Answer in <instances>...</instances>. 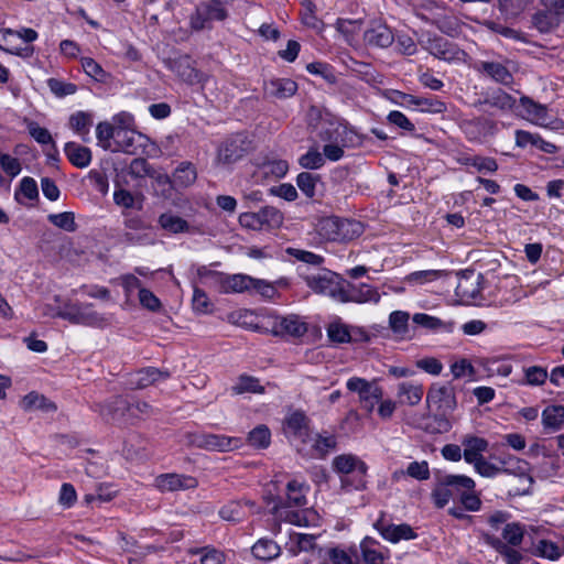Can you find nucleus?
I'll use <instances>...</instances> for the list:
<instances>
[{"label":"nucleus","instance_id":"obj_1","mask_svg":"<svg viewBox=\"0 0 564 564\" xmlns=\"http://www.w3.org/2000/svg\"><path fill=\"white\" fill-rule=\"evenodd\" d=\"M475 488V481L465 475H444L438 477L432 490V499L437 508H444L449 501L459 500L464 492Z\"/></svg>","mask_w":564,"mask_h":564},{"label":"nucleus","instance_id":"obj_2","mask_svg":"<svg viewBox=\"0 0 564 564\" xmlns=\"http://www.w3.org/2000/svg\"><path fill=\"white\" fill-rule=\"evenodd\" d=\"M57 317L68 321L72 324L100 327L106 318L93 310L90 303H66L56 313Z\"/></svg>","mask_w":564,"mask_h":564},{"label":"nucleus","instance_id":"obj_3","mask_svg":"<svg viewBox=\"0 0 564 564\" xmlns=\"http://www.w3.org/2000/svg\"><path fill=\"white\" fill-rule=\"evenodd\" d=\"M335 301L339 303L357 304L368 302L378 303L380 301V294L376 288H372L369 284H354L340 278Z\"/></svg>","mask_w":564,"mask_h":564},{"label":"nucleus","instance_id":"obj_4","mask_svg":"<svg viewBox=\"0 0 564 564\" xmlns=\"http://www.w3.org/2000/svg\"><path fill=\"white\" fill-rule=\"evenodd\" d=\"M227 18V10L218 0L199 2L189 17V25L194 31L210 29L214 21H224Z\"/></svg>","mask_w":564,"mask_h":564},{"label":"nucleus","instance_id":"obj_5","mask_svg":"<svg viewBox=\"0 0 564 564\" xmlns=\"http://www.w3.org/2000/svg\"><path fill=\"white\" fill-rule=\"evenodd\" d=\"M251 150V141L243 133H236L225 139L217 149V161L231 165L241 160Z\"/></svg>","mask_w":564,"mask_h":564},{"label":"nucleus","instance_id":"obj_6","mask_svg":"<svg viewBox=\"0 0 564 564\" xmlns=\"http://www.w3.org/2000/svg\"><path fill=\"white\" fill-rule=\"evenodd\" d=\"M126 231L122 241L133 246H149L155 243V234L151 225L147 224L140 216H130L124 219Z\"/></svg>","mask_w":564,"mask_h":564},{"label":"nucleus","instance_id":"obj_7","mask_svg":"<svg viewBox=\"0 0 564 564\" xmlns=\"http://www.w3.org/2000/svg\"><path fill=\"white\" fill-rule=\"evenodd\" d=\"M106 422L127 424L131 423L130 400L121 395H116L104 403H97L94 406Z\"/></svg>","mask_w":564,"mask_h":564},{"label":"nucleus","instance_id":"obj_8","mask_svg":"<svg viewBox=\"0 0 564 564\" xmlns=\"http://www.w3.org/2000/svg\"><path fill=\"white\" fill-rule=\"evenodd\" d=\"M421 44L429 53L443 61H459L464 55V52L456 44L443 36L427 35L425 40L421 41Z\"/></svg>","mask_w":564,"mask_h":564},{"label":"nucleus","instance_id":"obj_9","mask_svg":"<svg viewBox=\"0 0 564 564\" xmlns=\"http://www.w3.org/2000/svg\"><path fill=\"white\" fill-rule=\"evenodd\" d=\"M426 402L443 414L453 412L457 404L454 388L449 384H433L427 392Z\"/></svg>","mask_w":564,"mask_h":564},{"label":"nucleus","instance_id":"obj_10","mask_svg":"<svg viewBox=\"0 0 564 564\" xmlns=\"http://www.w3.org/2000/svg\"><path fill=\"white\" fill-rule=\"evenodd\" d=\"M394 39L392 30L380 20H372L364 32V42L369 47L387 48Z\"/></svg>","mask_w":564,"mask_h":564},{"label":"nucleus","instance_id":"obj_11","mask_svg":"<svg viewBox=\"0 0 564 564\" xmlns=\"http://www.w3.org/2000/svg\"><path fill=\"white\" fill-rule=\"evenodd\" d=\"M304 280L315 293L327 295L333 300L336 299L340 278L332 271L323 270L315 274L305 275Z\"/></svg>","mask_w":564,"mask_h":564},{"label":"nucleus","instance_id":"obj_12","mask_svg":"<svg viewBox=\"0 0 564 564\" xmlns=\"http://www.w3.org/2000/svg\"><path fill=\"white\" fill-rule=\"evenodd\" d=\"M198 274L200 276L205 274H210L216 276L217 281L220 283L224 292H235L241 293L251 289L252 278L245 274H224L219 272L208 271L206 267L198 269Z\"/></svg>","mask_w":564,"mask_h":564},{"label":"nucleus","instance_id":"obj_13","mask_svg":"<svg viewBox=\"0 0 564 564\" xmlns=\"http://www.w3.org/2000/svg\"><path fill=\"white\" fill-rule=\"evenodd\" d=\"M458 282L455 289L456 295L463 301L475 300L480 295V280L482 275L474 270H465L459 272Z\"/></svg>","mask_w":564,"mask_h":564},{"label":"nucleus","instance_id":"obj_14","mask_svg":"<svg viewBox=\"0 0 564 564\" xmlns=\"http://www.w3.org/2000/svg\"><path fill=\"white\" fill-rule=\"evenodd\" d=\"M170 68L188 85H203L207 80V76L193 66L188 55L171 61Z\"/></svg>","mask_w":564,"mask_h":564},{"label":"nucleus","instance_id":"obj_15","mask_svg":"<svg viewBox=\"0 0 564 564\" xmlns=\"http://www.w3.org/2000/svg\"><path fill=\"white\" fill-rule=\"evenodd\" d=\"M307 332V324L297 315L276 317L272 323V334L299 338Z\"/></svg>","mask_w":564,"mask_h":564},{"label":"nucleus","instance_id":"obj_16","mask_svg":"<svg viewBox=\"0 0 564 564\" xmlns=\"http://www.w3.org/2000/svg\"><path fill=\"white\" fill-rule=\"evenodd\" d=\"M373 527L384 540L391 543H398L401 540H413L417 536L411 525L406 523L389 524L382 518L378 519Z\"/></svg>","mask_w":564,"mask_h":564},{"label":"nucleus","instance_id":"obj_17","mask_svg":"<svg viewBox=\"0 0 564 564\" xmlns=\"http://www.w3.org/2000/svg\"><path fill=\"white\" fill-rule=\"evenodd\" d=\"M322 141H337L345 148H355L361 143L360 137L352 129L346 126H336L321 130L318 133Z\"/></svg>","mask_w":564,"mask_h":564},{"label":"nucleus","instance_id":"obj_18","mask_svg":"<svg viewBox=\"0 0 564 564\" xmlns=\"http://www.w3.org/2000/svg\"><path fill=\"white\" fill-rule=\"evenodd\" d=\"M155 486L161 491L194 489L198 486L196 478L180 474H162L155 478Z\"/></svg>","mask_w":564,"mask_h":564},{"label":"nucleus","instance_id":"obj_19","mask_svg":"<svg viewBox=\"0 0 564 564\" xmlns=\"http://www.w3.org/2000/svg\"><path fill=\"white\" fill-rule=\"evenodd\" d=\"M476 69L499 84L507 86L513 83L512 73L507 64L497 61H480L476 65Z\"/></svg>","mask_w":564,"mask_h":564},{"label":"nucleus","instance_id":"obj_20","mask_svg":"<svg viewBox=\"0 0 564 564\" xmlns=\"http://www.w3.org/2000/svg\"><path fill=\"white\" fill-rule=\"evenodd\" d=\"M145 137L137 132L134 129H119L115 140L116 149L113 151H122L128 154H135L138 149L142 147L141 140Z\"/></svg>","mask_w":564,"mask_h":564},{"label":"nucleus","instance_id":"obj_21","mask_svg":"<svg viewBox=\"0 0 564 564\" xmlns=\"http://www.w3.org/2000/svg\"><path fill=\"white\" fill-rule=\"evenodd\" d=\"M304 489H308L304 482H300L297 480L289 481L286 485L285 499H280L279 503H276L274 508L279 509L306 506L307 500Z\"/></svg>","mask_w":564,"mask_h":564},{"label":"nucleus","instance_id":"obj_22","mask_svg":"<svg viewBox=\"0 0 564 564\" xmlns=\"http://www.w3.org/2000/svg\"><path fill=\"white\" fill-rule=\"evenodd\" d=\"M460 127L466 137L468 138V140L477 141L480 140L482 137L492 134L496 124L486 118L479 117L470 120H465Z\"/></svg>","mask_w":564,"mask_h":564},{"label":"nucleus","instance_id":"obj_23","mask_svg":"<svg viewBox=\"0 0 564 564\" xmlns=\"http://www.w3.org/2000/svg\"><path fill=\"white\" fill-rule=\"evenodd\" d=\"M296 90L297 84L290 78H274L264 85L265 94L279 99L290 98Z\"/></svg>","mask_w":564,"mask_h":564},{"label":"nucleus","instance_id":"obj_24","mask_svg":"<svg viewBox=\"0 0 564 564\" xmlns=\"http://www.w3.org/2000/svg\"><path fill=\"white\" fill-rule=\"evenodd\" d=\"M463 457L468 464H477L484 458L482 453L487 451L488 442L482 437L467 436L463 440Z\"/></svg>","mask_w":564,"mask_h":564},{"label":"nucleus","instance_id":"obj_25","mask_svg":"<svg viewBox=\"0 0 564 564\" xmlns=\"http://www.w3.org/2000/svg\"><path fill=\"white\" fill-rule=\"evenodd\" d=\"M367 464L361 460L359 457L352 454H341L336 457H334L332 462V467L335 473H337L340 476V479L346 474H351L352 471H356L359 469V471H362L366 468Z\"/></svg>","mask_w":564,"mask_h":564},{"label":"nucleus","instance_id":"obj_26","mask_svg":"<svg viewBox=\"0 0 564 564\" xmlns=\"http://www.w3.org/2000/svg\"><path fill=\"white\" fill-rule=\"evenodd\" d=\"M237 438L217 434H202L197 438V445L209 451H230L237 447Z\"/></svg>","mask_w":564,"mask_h":564},{"label":"nucleus","instance_id":"obj_27","mask_svg":"<svg viewBox=\"0 0 564 564\" xmlns=\"http://www.w3.org/2000/svg\"><path fill=\"white\" fill-rule=\"evenodd\" d=\"M476 105H487L492 108L506 111L513 108L516 105V98L503 91L500 88L487 91L484 95V99L478 100Z\"/></svg>","mask_w":564,"mask_h":564},{"label":"nucleus","instance_id":"obj_28","mask_svg":"<svg viewBox=\"0 0 564 564\" xmlns=\"http://www.w3.org/2000/svg\"><path fill=\"white\" fill-rule=\"evenodd\" d=\"M64 152L69 162L78 169H84L90 164L91 151L87 147H83L76 142H67Z\"/></svg>","mask_w":564,"mask_h":564},{"label":"nucleus","instance_id":"obj_29","mask_svg":"<svg viewBox=\"0 0 564 564\" xmlns=\"http://www.w3.org/2000/svg\"><path fill=\"white\" fill-rule=\"evenodd\" d=\"M412 319L415 324L433 332L442 330L445 333H452L455 328L454 321H442L438 317L425 313H416L413 315Z\"/></svg>","mask_w":564,"mask_h":564},{"label":"nucleus","instance_id":"obj_30","mask_svg":"<svg viewBox=\"0 0 564 564\" xmlns=\"http://www.w3.org/2000/svg\"><path fill=\"white\" fill-rule=\"evenodd\" d=\"M158 223L163 230L174 235L188 232L191 228L187 220L172 212L161 214Z\"/></svg>","mask_w":564,"mask_h":564},{"label":"nucleus","instance_id":"obj_31","mask_svg":"<svg viewBox=\"0 0 564 564\" xmlns=\"http://www.w3.org/2000/svg\"><path fill=\"white\" fill-rule=\"evenodd\" d=\"M561 14L562 12L553 11L550 9L539 11L533 14L532 23L541 33H547L558 26L561 22Z\"/></svg>","mask_w":564,"mask_h":564},{"label":"nucleus","instance_id":"obj_32","mask_svg":"<svg viewBox=\"0 0 564 564\" xmlns=\"http://www.w3.org/2000/svg\"><path fill=\"white\" fill-rule=\"evenodd\" d=\"M197 178L195 166L191 162H182L173 173L174 188H185L194 184Z\"/></svg>","mask_w":564,"mask_h":564},{"label":"nucleus","instance_id":"obj_33","mask_svg":"<svg viewBox=\"0 0 564 564\" xmlns=\"http://www.w3.org/2000/svg\"><path fill=\"white\" fill-rule=\"evenodd\" d=\"M170 377L169 371H162L154 367H148L137 372L133 383L137 389H144L158 381L165 380Z\"/></svg>","mask_w":564,"mask_h":564},{"label":"nucleus","instance_id":"obj_34","mask_svg":"<svg viewBox=\"0 0 564 564\" xmlns=\"http://www.w3.org/2000/svg\"><path fill=\"white\" fill-rule=\"evenodd\" d=\"M520 101L523 109L527 112L528 118L531 121L542 126L549 123V113L546 106L538 104L529 97H522Z\"/></svg>","mask_w":564,"mask_h":564},{"label":"nucleus","instance_id":"obj_35","mask_svg":"<svg viewBox=\"0 0 564 564\" xmlns=\"http://www.w3.org/2000/svg\"><path fill=\"white\" fill-rule=\"evenodd\" d=\"M362 234V225L354 219L338 217L335 241H349Z\"/></svg>","mask_w":564,"mask_h":564},{"label":"nucleus","instance_id":"obj_36","mask_svg":"<svg viewBox=\"0 0 564 564\" xmlns=\"http://www.w3.org/2000/svg\"><path fill=\"white\" fill-rule=\"evenodd\" d=\"M423 397V388L421 384L411 382H402L398 387V398L401 404L416 405Z\"/></svg>","mask_w":564,"mask_h":564},{"label":"nucleus","instance_id":"obj_37","mask_svg":"<svg viewBox=\"0 0 564 564\" xmlns=\"http://www.w3.org/2000/svg\"><path fill=\"white\" fill-rule=\"evenodd\" d=\"M326 334L329 341L335 345L351 343L350 326L340 319L329 323L326 327Z\"/></svg>","mask_w":564,"mask_h":564},{"label":"nucleus","instance_id":"obj_38","mask_svg":"<svg viewBox=\"0 0 564 564\" xmlns=\"http://www.w3.org/2000/svg\"><path fill=\"white\" fill-rule=\"evenodd\" d=\"M18 32L7 29L0 32V47L6 52L15 54L19 56H30L33 53V48L30 47H18L14 45Z\"/></svg>","mask_w":564,"mask_h":564},{"label":"nucleus","instance_id":"obj_39","mask_svg":"<svg viewBox=\"0 0 564 564\" xmlns=\"http://www.w3.org/2000/svg\"><path fill=\"white\" fill-rule=\"evenodd\" d=\"M254 557L262 561H271L280 554V546L270 539H260L252 546Z\"/></svg>","mask_w":564,"mask_h":564},{"label":"nucleus","instance_id":"obj_40","mask_svg":"<svg viewBox=\"0 0 564 564\" xmlns=\"http://www.w3.org/2000/svg\"><path fill=\"white\" fill-rule=\"evenodd\" d=\"M542 423L545 429L560 430L564 423V406H546L542 412Z\"/></svg>","mask_w":564,"mask_h":564},{"label":"nucleus","instance_id":"obj_41","mask_svg":"<svg viewBox=\"0 0 564 564\" xmlns=\"http://www.w3.org/2000/svg\"><path fill=\"white\" fill-rule=\"evenodd\" d=\"M22 408L26 411L33 409H40L45 412L56 411V405L43 394H39L36 392H30L22 400Z\"/></svg>","mask_w":564,"mask_h":564},{"label":"nucleus","instance_id":"obj_42","mask_svg":"<svg viewBox=\"0 0 564 564\" xmlns=\"http://www.w3.org/2000/svg\"><path fill=\"white\" fill-rule=\"evenodd\" d=\"M367 471L368 466L362 471L356 470L351 474H346L340 480V487L345 491L365 490L367 488Z\"/></svg>","mask_w":564,"mask_h":564},{"label":"nucleus","instance_id":"obj_43","mask_svg":"<svg viewBox=\"0 0 564 564\" xmlns=\"http://www.w3.org/2000/svg\"><path fill=\"white\" fill-rule=\"evenodd\" d=\"M376 545L378 542L370 536H366L360 543L362 558L367 564H383L384 562V555L375 547Z\"/></svg>","mask_w":564,"mask_h":564},{"label":"nucleus","instance_id":"obj_44","mask_svg":"<svg viewBox=\"0 0 564 564\" xmlns=\"http://www.w3.org/2000/svg\"><path fill=\"white\" fill-rule=\"evenodd\" d=\"M93 126V115L86 111H77L69 117V127L85 139Z\"/></svg>","mask_w":564,"mask_h":564},{"label":"nucleus","instance_id":"obj_45","mask_svg":"<svg viewBox=\"0 0 564 564\" xmlns=\"http://www.w3.org/2000/svg\"><path fill=\"white\" fill-rule=\"evenodd\" d=\"M484 539H485L486 543H488L494 549H496L500 554L506 556L507 564H519L520 563V561L522 558L521 554L518 551H516L511 547H508L505 543L501 542L500 539H498L494 535H490L488 533L484 534Z\"/></svg>","mask_w":564,"mask_h":564},{"label":"nucleus","instance_id":"obj_46","mask_svg":"<svg viewBox=\"0 0 564 564\" xmlns=\"http://www.w3.org/2000/svg\"><path fill=\"white\" fill-rule=\"evenodd\" d=\"M286 430L293 435L304 437L307 435V417L302 412H293L285 421Z\"/></svg>","mask_w":564,"mask_h":564},{"label":"nucleus","instance_id":"obj_47","mask_svg":"<svg viewBox=\"0 0 564 564\" xmlns=\"http://www.w3.org/2000/svg\"><path fill=\"white\" fill-rule=\"evenodd\" d=\"M235 394H242L246 392L250 393H263L264 388L260 384L259 379L242 375L239 377L238 382L232 387Z\"/></svg>","mask_w":564,"mask_h":564},{"label":"nucleus","instance_id":"obj_48","mask_svg":"<svg viewBox=\"0 0 564 564\" xmlns=\"http://www.w3.org/2000/svg\"><path fill=\"white\" fill-rule=\"evenodd\" d=\"M47 220L55 227L68 232H74L77 229L75 215L72 212H64L59 214H50Z\"/></svg>","mask_w":564,"mask_h":564},{"label":"nucleus","instance_id":"obj_49","mask_svg":"<svg viewBox=\"0 0 564 564\" xmlns=\"http://www.w3.org/2000/svg\"><path fill=\"white\" fill-rule=\"evenodd\" d=\"M319 180V175L312 174L310 172H301L296 177V185L305 196L313 198Z\"/></svg>","mask_w":564,"mask_h":564},{"label":"nucleus","instance_id":"obj_50","mask_svg":"<svg viewBox=\"0 0 564 564\" xmlns=\"http://www.w3.org/2000/svg\"><path fill=\"white\" fill-rule=\"evenodd\" d=\"M82 67L84 72L96 82L106 83L109 74L91 57L82 58Z\"/></svg>","mask_w":564,"mask_h":564},{"label":"nucleus","instance_id":"obj_51","mask_svg":"<svg viewBox=\"0 0 564 564\" xmlns=\"http://www.w3.org/2000/svg\"><path fill=\"white\" fill-rule=\"evenodd\" d=\"M257 214L263 227H279L283 220L281 212L272 206L262 207L259 212H257Z\"/></svg>","mask_w":564,"mask_h":564},{"label":"nucleus","instance_id":"obj_52","mask_svg":"<svg viewBox=\"0 0 564 564\" xmlns=\"http://www.w3.org/2000/svg\"><path fill=\"white\" fill-rule=\"evenodd\" d=\"M337 446V437L334 434H317L313 448L319 456H325Z\"/></svg>","mask_w":564,"mask_h":564},{"label":"nucleus","instance_id":"obj_53","mask_svg":"<svg viewBox=\"0 0 564 564\" xmlns=\"http://www.w3.org/2000/svg\"><path fill=\"white\" fill-rule=\"evenodd\" d=\"M271 433L265 425L254 427L248 435V442L257 448H265L270 444Z\"/></svg>","mask_w":564,"mask_h":564},{"label":"nucleus","instance_id":"obj_54","mask_svg":"<svg viewBox=\"0 0 564 564\" xmlns=\"http://www.w3.org/2000/svg\"><path fill=\"white\" fill-rule=\"evenodd\" d=\"M118 130L119 129H116V127L109 122L98 123L96 128V135L105 150H109L111 148V140H116Z\"/></svg>","mask_w":564,"mask_h":564},{"label":"nucleus","instance_id":"obj_55","mask_svg":"<svg viewBox=\"0 0 564 564\" xmlns=\"http://www.w3.org/2000/svg\"><path fill=\"white\" fill-rule=\"evenodd\" d=\"M299 164L307 170H317L325 164V159L323 153L317 149L312 148L305 154L300 156Z\"/></svg>","mask_w":564,"mask_h":564},{"label":"nucleus","instance_id":"obj_56","mask_svg":"<svg viewBox=\"0 0 564 564\" xmlns=\"http://www.w3.org/2000/svg\"><path fill=\"white\" fill-rule=\"evenodd\" d=\"M410 315L403 311H394L389 316V325L393 333L405 335L409 328Z\"/></svg>","mask_w":564,"mask_h":564},{"label":"nucleus","instance_id":"obj_57","mask_svg":"<svg viewBox=\"0 0 564 564\" xmlns=\"http://www.w3.org/2000/svg\"><path fill=\"white\" fill-rule=\"evenodd\" d=\"M382 389L376 383L367 392L359 395V401L368 412H372L375 405L382 399Z\"/></svg>","mask_w":564,"mask_h":564},{"label":"nucleus","instance_id":"obj_58","mask_svg":"<svg viewBox=\"0 0 564 564\" xmlns=\"http://www.w3.org/2000/svg\"><path fill=\"white\" fill-rule=\"evenodd\" d=\"M534 554L555 561L562 555V551L556 543L549 540H541L535 546Z\"/></svg>","mask_w":564,"mask_h":564},{"label":"nucleus","instance_id":"obj_59","mask_svg":"<svg viewBox=\"0 0 564 564\" xmlns=\"http://www.w3.org/2000/svg\"><path fill=\"white\" fill-rule=\"evenodd\" d=\"M23 195L25 198L33 200L39 197V188L34 178L25 176L21 180L19 188L15 191V199L20 202L19 195Z\"/></svg>","mask_w":564,"mask_h":564},{"label":"nucleus","instance_id":"obj_60","mask_svg":"<svg viewBox=\"0 0 564 564\" xmlns=\"http://www.w3.org/2000/svg\"><path fill=\"white\" fill-rule=\"evenodd\" d=\"M547 379V371L545 368L540 366H531L524 368V384L528 386H541Z\"/></svg>","mask_w":564,"mask_h":564},{"label":"nucleus","instance_id":"obj_61","mask_svg":"<svg viewBox=\"0 0 564 564\" xmlns=\"http://www.w3.org/2000/svg\"><path fill=\"white\" fill-rule=\"evenodd\" d=\"M464 164L476 167L479 172H496L498 170V163L494 158L475 155L466 158Z\"/></svg>","mask_w":564,"mask_h":564},{"label":"nucleus","instance_id":"obj_62","mask_svg":"<svg viewBox=\"0 0 564 564\" xmlns=\"http://www.w3.org/2000/svg\"><path fill=\"white\" fill-rule=\"evenodd\" d=\"M153 166L144 158H135L129 165V174L134 178L150 177Z\"/></svg>","mask_w":564,"mask_h":564},{"label":"nucleus","instance_id":"obj_63","mask_svg":"<svg viewBox=\"0 0 564 564\" xmlns=\"http://www.w3.org/2000/svg\"><path fill=\"white\" fill-rule=\"evenodd\" d=\"M306 69L310 74L323 77L329 84L336 83V76L333 72V67L326 63L313 62L306 65Z\"/></svg>","mask_w":564,"mask_h":564},{"label":"nucleus","instance_id":"obj_64","mask_svg":"<svg viewBox=\"0 0 564 564\" xmlns=\"http://www.w3.org/2000/svg\"><path fill=\"white\" fill-rule=\"evenodd\" d=\"M47 86L56 97H65L77 91V86L75 84L66 83L57 78H48Z\"/></svg>","mask_w":564,"mask_h":564}]
</instances>
